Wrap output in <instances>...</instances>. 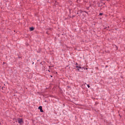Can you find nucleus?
I'll use <instances>...</instances> for the list:
<instances>
[{
  "label": "nucleus",
  "mask_w": 125,
  "mask_h": 125,
  "mask_svg": "<svg viewBox=\"0 0 125 125\" xmlns=\"http://www.w3.org/2000/svg\"><path fill=\"white\" fill-rule=\"evenodd\" d=\"M18 123L20 124V125H22L23 123V119H18Z\"/></svg>",
  "instance_id": "obj_1"
},
{
  "label": "nucleus",
  "mask_w": 125,
  "mask_h": 125,
  "mask_svg": "<svg viewBox=\"0 0 125 125\" xmlns=\"http://www.w3.org/2000/svg\"><path fill=\"white\" fill-rule=\"evenodd\" d=\"M39 109L40 110V112H43V110H42V106H40L39 107Z\"/></svg>",
  "instance_id": "obj_2"
},
{
  "label": "nucleus",
  "mask_w": 125,
  "mask_h": 125,
  "mask_svg": "<svg viewBox=\"0 0 125 125\" xmlns=\"http://www.w3.org/2000/svg\"><path fill=\"white\" fill-rule=\"evenodd\" d=\"M76 68H78L79 69H83V67H82L81 66H76Z\"/></svg>",
  "instance_id": "obj_3"
},
{
  "label": "nucleus",
  "mask_w": 125,
  "mask_h": 125,
  "mask_svg": "<svg viewBox=\"0 0 125 125\" xmlns=\"http://www.w3.org/2000/svg\"><path fill=\"white\" fill-rule=\"evenodd\" d=\"M30 31H34V27H30Z\"/></svg>",
  "instance_id": "obj_4"
},
{
  "label": "nucleus",
  "mask_w": 125,
  "mask_h": 125,
  "mask_svg": "<svg viewBox=\"0 0 125 125\" xmlns=\"http://www.w3.org/2000/svg\"><path fill=\"white\" fill-rule=\"evenodd\" d=\"M87 86L88 88L90 87V86L89 85H88V84L87 85Z\"/></svg>",
  "instance_id": "obj_5"
},
{
  "label": "nucleus",
  "mask_w": 125,
  "mask_h": 125,
  "mask_svg": "<svg viewBox=\"0 0 125 125\" xmlns=\"http://www.w3.org/2000/svg\"><path fill=\"white\" fill-rule=\"evenodd\" d=\"M102 14H103L102 13H100V15H102Z\"/></svg>",
  "instance_id": "obj_6"
},
{
  "label": "nucleus",
  "mask_w": 125,
  "mask_h": 125,
  "mask_svg": "<svg viewBox=\"0 0 125 125\" xmlns=\"http://www.w3.org/2000/svg\"><path fill=\"white\" fill-rule=\"evenodd\" d=\"M78 71H80V69H78Z\"/></svg>",
  "instance_id": "obj_7"
},
{
  "label": "nucleus",
  "mask_w": 125,
  "mask_h": 125,
  "mask_svg": "<svg viewBox=\"0 0 125 125\" xmlns=\"http://www.w3.org/2000/svg\"><path fill=\"white\" fill-rule=\"evenodd\" d=\"M76 65H78V63H76Z\"/></svg>",
  "instance_id": "obj_8"
},
{
  "label": "nucleus",
  "mask_w": 125,
  "mask_h": 125,
  "mask_svg": "<svg viewBox=\"0 0 125 125\" xmlns=\"http://www.w3.org/2000/svg\"><path fill=\"white\" fill-rule=\"evenodd\" d=\"M51 78H52V76H51Z\"/></svg>",
  "instance_id": "obj_9"
}]
</instances>
